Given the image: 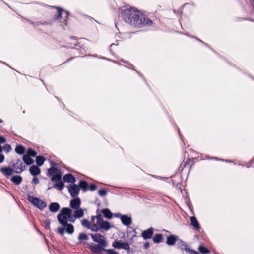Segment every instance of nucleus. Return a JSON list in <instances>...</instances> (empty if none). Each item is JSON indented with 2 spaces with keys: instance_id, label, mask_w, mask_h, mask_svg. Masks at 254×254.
<instances>
[{
  "instance_id": "obj_42",
  "label": "nucleus",
  "mask_w": 254,
  "mask_h": 254,
  "mask_svg": "<svg viewBox=\"0 0 254 254\" xmlns=\"http://www.w3.org/2000/svg\"><path fill=\"white\" fill-rule=\"evenodd\" d=\"M31 23L32 24H33L34 25H40V24H41V25H47V24H49V22H47V21H44L43 22H33L32 21H30Z\"/></svg>"
},
{
  "instance_id": "obj_56",
  "label": "nucleus",
  "mask_w": 254,
  "mask_h": 254,
  "mask_svg": "<svg viewBox=\"0 0 254 254\" xmlns=\"http://www.w3.org/2000/svg\"><path fill=\"white\" fill-rule=\"evenodd\" d=\"M96 218V217L95 216H92L91 217V220L90 221V223H93V222L94 221V220Z\"/></svg>"
},
{
  "instance_id": "obj_54",
  "label": "nucleus",
  "mask_w": 254,
  "mask_h": 254,
  "mask_svg": "<svg viewBox=\"0 0 254 254\" xmlns=\"http://www.w3.org/2000/svg\"><path fill=\"white\" fill-rule=\"evenodd\" d=\"M150 246V244L149 242H145L144 244V247L145 248V249H147Z\"/></svg>"
},
{
  "instance_id": "obj_9",
  "label": "nucleus",
  "mask_w": 254,
  "mask_h": 254,
  "mask_svg": "<svg viewBox=\"0 0 254 254\" xmlns=\"http://www.w3.org/2000/svg\"><path fill=\"white\" fill-rule=\"evenodd\" d=\"M73 45L74 47H72V45H70L69 46V47L78 51V53L79 54H84L86 52L85 48L83 47V45L81 43V42H75L73 43Z\"/></svg>"
},
{
  "instance_id": "obj_51",
  "label": "nucleus",
  "mask_w": 254,
  "mask_h": 254,
  "mask_svg": "<svg viewBox=\"0 0 254 254\" xmlns=\"http://www.w3.org/2000/svg\"><path fill=\"white\" fill-rule=\"evenodd\" d=\"M218 160L219 161H225L226 162H229V163H233L234 164H235V163L232 160H225V159H219L218 158Z\"/></svg>"
},
{
  "instance_id": "obj_58",
  "label": "nucleus",
  "mask_w": 254,
  "mask_h": 254,
  "mask_svg": "<svg viewBox=\"0 0 254 254\" xmlns=\"http://www.w3.org/2000/svg\"><path fill=\"white\" fill-rule=\"evenodd\" d=\"M134 70L135 71V72H136V73H137L139 76H142V74L140 72H139V71H137V70Z\"/></svg>"
},
{
  "instance_id": "obj_60",
  "label": "nucleus",
  "mask_w": 254,
  "mask_h": 254,
  "mask_svg": "<svg viewBox=\"0 0 254 254\" xmlns=\"http://www.w3.org/2000/svg\"><path fill=\"white\" fill-rule=\"evenodd\" d=\"M114 45H116V44H115V43H112V44H111L110 47H112L113 46H114Z\"/></svg>"
},
{
  "instance_id": "obj_5",
  "label": "nucleus",
  "mask_w": 254,
  "mask_h": 254,
  "mask_svg": "<svg viewBox=\"0 0 254 254\" xmlns=\"http://www.w3.org/2000/svg\"><path fill=\"white\" fill-rule=\"evenodd\" d=\"M27 199L28 201L40 210H43L46 207V203L40 198L27 194Z\"/></svg>"
},
{
  "instance_id": "obj_15",
  "label": "nucleus",
  "mask_w": 254,
  "mask_h": 254,
  "mask_svg": "<svg viewBox=\"0 0 254 254\" xmlns=\"http://www.w3.org/2000/svg\"><path fill=\"white\" fill-rule=\"evenodd\" d=\"M191 225L196 230H199L201 229L200 224L195 216L190 217Z\"/></svg>"
},
{
  "instance_id": "obj_27",
  "label": "nucleus",
  "mask_w": 254,
  "mask_h": 254,
  "mask_svg": "<svg viewBox=\"0 0 254 254\" xmlns=\"http://www.w3.org/2000/svg\"><path fill=\"white\" fill-rule=\"evenodd\" d=\"M45 161V158L44 157L40 155L36 156V162L38 166H42L44 164Z\"/></svg>"
},
{
  "instance_id": "obj_53",
  "label": "nucleus",
  "mask_w": 254,
  "mask_h": 254,
  "mask_svg": "<svg viewBox=\"0 0 254 254\" xmlns=\"http://www.w3.org/2000/svg\"><path fill=\"white\" fill-rule=\"evenodd\" d=\"M193 38H194L195 39H196L198 41H199L200 42L202 43H203L205 45H206V46H208V45L204 42H203L202 40H201L200 39L198 38H196V37H192Z\"/></svg>"
},
{
  "instance_id": "obj_31",
  "label": "nucleus",
  "mask_w": 254,
  "mask_h": 254,
  "mask_svg": "<svg viewBox=\"0 0 254 254\" xmlns=\"http://www.w3.org/2000/svg\"><path fill=\"white\" fill-rule=\"evenodd\" d=\"M90 229L93 232H97L100 230L99 227L98 225L95 223H90L89 228H88Z\"/></svg>"
},
{
  "instance_id": "obj_59",
  "label": "nucleus",
  "mask_w": 254,
  "mask_h": 254,
  "mask_svg": "<svg viewBox=\"0 0 254 254\" xmlns=\"http://www.w3.org/2000/svg\"><path fill=\"white\" fill-rule=\"evenodd\" d=\"M3 151V148L0 145V153H1Z\"/></svg>"
},
{
  "instance_id": "obj_64",
  "label": "nucleus",
  "mask_w": 254,
  "mask_h": 254,
  "mask_svg": "<svg viewBox=\"0 0 254 254\" xmlns=\"http://www.w3.org/2000/svg\"><path fill=\"white\" fill-rule=\"evenodd\" d=\"M131 229H132L134 232H135V230L133 229L132 228H130Z\"/></svg>"
},
{
  "instance_id": "obj_40",
  "label": "nucleus",
  "mask_w": 254,
  "mask_h": 254,
  "mask_svg": "<svg viewBox=\"0 0 254 254\" xmlns=\"http://www.w3.org/2000/svg\"><path fill=\"white\" fill-rule=\"evenodd\" d=\"M185 251L186 252L189 253L190 254H199V253L197 251L191 250L188 248H185Z\"/></svg>"
},
{
  "instance_id": "obj_4",
  "label": "nucleus",
  "mask_w": 254,
  "mask_h": 254,
  "mask_svg": "<svg viewBox=\"0 0 254 254\" xmlns=\"http://www.w3.org/2000/svg\"><path fill=\"white\" fill-rule=\"evenodd\" d=\"M57 15L54 16V19L58 20L61 23L60 25L64 28L67 25L69 13L60 7H57Z\"/></svg>"
},
{
  "instance_id": "obj_57",
  "label": "nucleus",
  "mask_w": 254,
  "mask_h": 254,
  "mask_svg": "<svg viewBox=\"0 0 254 254\" xmlns=\"http://www.w3.org/2000/svg\"><path fill=\"white\" fill-rule=\"evenodd\" d=\"M207 158L209 159H213V160H218V158L217 157H212L210 158L208 156H207Z\"/></svg>"
},
{
  "instance_id": "obj_33",
  "label": "nucleus",
  "mask_w": 254,
  "mask_h": 254,
  "mask_svg": "<svg viewBox=\"0 0 254 254\" xmlns=\"http://www.w3.org/2000/svg\"><path fill=\"white\" fill-rule=\"evenodd\" d=\"M62 175L60 174V172L55 174L54 175L52 176L51 180L52 182H55L56 181L61 179Z\"/></svg>"
},
{
  "instance_id": "obj_6",
  "label": "nucleus",
  "mask_w": 254,
  "mask_h": 254,
  "mask_svg": "<svg viewBox=\"0 0 254 254\" xmlns=\"http://www.w3.org/2000/svg\"><path fill=\"white\" fill-rule=\"evenodd\" d=\"M15 173L20 174L22 173L25 169V165L23 164L20 159H17L16 163L12 165Z\"/></svg>"
},
{
  "instance_id": "obj_30",
  "label": "nucleus",
  "mask_w": 254,
  "mask_h": 254,
  "mask_svg": "<svg viewBox=\"0 0 254 254\" xmlns=\"http://www.w3.org/2000/svg\"><path fill=\"white\" fill-rule=\"evenodd\" d=\"M59 172H60V171L58 169H57V168L53 167H51V168H50L49 169H48V174L49 176H51L52 175H54L55 174Z\"/></svg>"
},
{
  "instance_id": "obj_2",
  "label": "nucleus",
  "mask_w": 254,
  "mask_h": 254,
  "mask_svg": "<svg viewBox=\"0 0 254 254\" xmlns=\"http://www.w3.org/2000/svg\"><path fill=\"white\" fill-rule=\"evenodd\" d=\"M72 213V210L68 207H64L61 209L60 213L58 214L57 218L58 222L63 227L57 228L58 233L61 236H63L64 232L69 234H72L74 232V228L72 224L68 223V218Z\"/></svg>"
},
{
  "instance_id": "obj_45",
  "label": "nucleus",
  "mask_w": 254,
  "mask_h": 254,
  "mask_svg": "<svg viewBox=\"0 0 254 254\" xmlns=\"http://www.w3.org/2000/svg\"><path fill=\"white\" fill-rule=\"evenodd\" d=\"M188 165H189V163L188 162H185L184 163V164H181V165L180 166V168L181 169V170H182L183 169H184L185 168H186Z\"/></svg>"
},
{
  "instance_id": "obj_63",
  "label": "nucleus",
  "mask_w": 254,
  "mask_h": 254,
  "mask_svg": "<svg viewBox=\"0 0 254 254\" xmlns=\"http://www.w3.org/2000/svg\"><path fill=\"white\" fill-rule=\"evenodd\" d=\"M110 52L111 53H112V50H111V49H110Z\"/></svg>"
},
{
  "instance_id": "obj_21",
  "label": "nucleus",
  "mask_w": 254,
  "mask_h": 254,
  "mask_svg": "<svg viewBox=\"0 0 254 254\" xmlns=\"http://www.w3.org/2000/svg\"><path fill=\"white\" fill-rule=\"evenodd\" d=\"M84 211L81 208L76 209L74 211L73 215L74 217H76L77 219H79L82 218L84 216Z\"/></svg>"
},
{
  "instance_id": "obj_3",
  "label": "nucleus",
  "mask_w": 254,
  "mask_h": 254,
  "mask_svg": "<svg viewBox=\"0 0 254 254\" xmlns=\"http://www.w3.org/2000/svg\"><path fill=\"white\" fill-rule=\"evenodd\" d=\"M92 240L98 244H92L89 247L90 250L94 253L100 254L108 245L104 236L99 233L90 234Z\"/></svg>"
},
{
  "instance_id": "obj_24",
  "label": "nucleus",
  "mask_w": 254,
  "mask_h": 254,
  "mask_svg": "<svg viewBox=\"0 0 254 254\" xmlns=\"http://www.w3.org/2000/svg\"><path fill=\"white\" fill-rule=\"evenodd\" d=\"M22 159L24 161V162L27 165H30L32 164L34 162V161L32 159L30 158L28 155H26L25 154L23 155Z\"/></svg>"
},
{
  "instance_id": "obj_44",
  "label": "nucleus",
  "mask_w": 254,
  "mask_h": 254,
  "mask_svg": "<svg viewBox=\"0 0 254 254\" xmlns=\"http://www.w3.org/2000/svg\"><path fill=\"white\" fill-rule=\"evenodd\" d=\"M88 187L91 191H94L97 189V186L93 184L89 185Z\"/></svg>"
},
{
  "instance_id": "obj_18",
  "label": "nucleus",
  "mask_w": 254,
  "mask_h": 254,
  "mask_svg": "<svg viewBox=\"0 0 254 254\" xmlns=\"http://www.w3.org/2000/svg\"><path fill=\"white\" fill-rule=\"evenodd\" d=\"M60 206L57 202H52L50 203L49 206V209L50 212L55 213L58 211L60 209Z\"/></svg>"
},
{
  "instance_id": "obj_32",
  "label": "nucleus",
  "mask_w": 254,
  "mask_h": 254,
  "mask_svg": "<svg viewBox=\"0 0 254 254\" xmlns=\"http://www.w3.org/2000/svg\"><path fill=\"white\" fill-rule=\"evenodd\" d=\"M28 155L29 157H36L37 152L33 149L29 148L27 151V153L25 154Z\"/></svg>"
},
{
  "instance_id": "obj_20",
  "label": "nucleus",
  "mask_w": 254,
  "mask_h": 254,
  "mask_svg": "<svg viewBox=\"0 0 254 254\" xmlns=\"http://www.w3.org/2000/svg\"><path fill=\"white\" fill-rule=\"evenodd\" d=\"M10 181L15 185H18L22 182V178L19 175H14L11 178Z\"/></svg>"
},
{
  "instance_id": "obj_62",
  "label": "nucleus",
  "mask_w": 254,
  "mask_h": 254,
  "mask_svg": "<svg viewBox=\"0 0 254 254\" xmlns=\"http://www.w3.org/2000/svg\"><path fill=\"white\" fill-rule=\"evenodd\" d=\"M3 122V121L0 119V123H2Z\"/></svg>"
},
{
  "instance_id": "obj_25",
  "label": "nucleus",
  "mask_w": 254,
  "mask_h": 254,
  "mask_svg": "<svg viewBox=\"0 0 254 254\" xmlns=\"http://www.w3.org/2000/svg\"><path fill=\"white\" fill-rule=\"evenodd\" d=\"M89 185L85 181H80L78 187L81 188L84 191H86L88 188Z\"/></svg>"
},
{
  "instance_id": "obj_11",
  "label": "nucleus",
  "mask_w": 254,
  "mask_h": 254,
  "mask_svg": "<svg viewBox=\"0 0 254 254\" xmlns=\"http://www.w3.org/2000/svg\"><path fill=\"white\" fill-rule=\"evenodd\" d=\"M153 228L150 227L147 230H144L141 233V236L143 239L147 240L150 239L153 235Z\"/></svg>"
},
{
  "instance_id": "obj_47",
  "label": "nucleus",
  "mask_w": 254,
  "mask_h": 254,
  "mask_svg": "<svg viewBox=\"0 0 254 254\" xmlns=\"http://www.w3.org/2000/svg\"><path fill=\"white\" fill-rule=\"evenodd\" d=\"M6 139L2 136L0 135V143H4L6 142Z\"/></svg>"
},
{
  "instance_id": "obj_17",
  "label": "nucleus",
  "mask_w": 254,
  "mask_h": 254,
  "mask_svg": "<svg viewBox=\"0 0 254 254\" xmlns=\"http://www.w3.org/2000/svg\"><path fill=\"white\" fill-rule=\"evenodd\" d=\"M63 180L64 182L71 183H72V184L76 181V179L74 176L70 173L64 175L63 177Z\"/></svg>"
},
{
  "instance_id": "obj_16",
  "label": "nucleus",
  "mask_w": 254,
  "mask_h": 254,
  "mask_svg": "<svg viewBox=\"0 0 254 254\" xmlns=\"http://www.w3.org/2000/svg\"><path fill=\"white\" fill-rule=\"evenodd\" d=\"M121 220L122 223L126 226L130 225L132 222L131 217L127 215H123L121 218Z\"/></svg>"
},
{
  "instance_id": "obj_55",
  "label": "nucleus",
  "mask_w": 254,
  "mask_h": 254,
  "mask_svg": "<svg viewBox=\"0 0 254 254\" xmlns=\"http://www.w3.org/2000/svg\"><path fill=\"white\" fill-rule=\"evenodd\" d=\"M100 58H102V59H103L107 60H108V61H112V62H114V63H116V62H116V61H114V60H111V59H108V58H106V57H100Z\"/></svg>"
},
{
  "instance_id": "obj_36",
  "label": "nucleus",
  "mask_w": 254,
  "mask_h": 254,
  "mask_svg": "<svg viewBox=\"0 0 254 254\" xmlns=\"http://www.w3.org/2000/svg\"><path fill=\"white\" fill-rule=\"evenodd\" d=\"M122 61L126 64V65H124L125 67L128 68L129 69H132L134 70L133 65L132 64H130V63H129L128 61H125L123 60H122Z\"/></svg>"
},
{
  "instance_id": "obj_37",
  "label": "nucleus",
  "mask_w": 254,
  "mask_h": 254,
  "mask_svg": "<svg viewBox=\"0 0 254 254\" xmlns=\"http://www.w3.org/2000/svg\"><path fill=\"white\" fill-rule=\"evenodd\" d=\"M2 148L6 153L9 152L12 149L11 146L8 144H4Z\"/></svg>"
},
{
  "instance_id": "obj_26",
  "label": "nucleus",
  "mask_w": 254,
  "mask_h": 254,
  "mask_svg": "<svg viewBox=\"0 0 254 254\" xmlns=\"http://www.w3.org/2000/svg\"><path fill=\"white\" fill-rule=\"evenodd\" d=\"M54 187L58 188L59 190H62L64 187V183L62 179L55 181Z\"/></svg>"
},
{
  "instance_id": "obj_49",
  "label": "nucleus",
  "mask_w": 254,
  "mask_h": 254,
  "mask_svg": "<svg viewBox=\"0 0 254 254\" xmlns=\"http://www.w3.org/2000/svg\"><path fill=\"white\" fill-rule=\"evenodd\" d=\"M32 182L35 184H37L39 183V179L37 177H34L32 179Z\"/></svg>"
},
{
  "instance_id": "obj_46",
  "label": "nucleus",
  "mask_w": 254,
  "mask_h": 254,
  "mask_svg": "<svg viewBox=\"0 0 254 254\" xmlns=\"http://www.w3.org/2000/svg\"><path fill=\"white\" fill-rule=\"evenodd\" d=\"M179 242L180 243H181L182 244L180 245V248L182 249V250H185V248H187V246L185 244H184L183 241L181 240H179Z\"/></svg>"
},
{
  "instance_id": "obj_14",
  "label": "nucleus",
  "mask_w": 254,
  "mask_h": 254,
  "mask_svg": "<svg viewBox=\"0 0 254 254\" xmlns=\"http://www.w3.org/2000/svg\"><path fill=\"white\" fill-rule=\"evenodd\" d=\"M178 236L175 235H171L167 237L166 244L169 246L174 245L176 242L178 240Z\"/></svg>"
},
{
  "instance_id": "obj_23",
  "label": "nucleus",
  "mask_w": 254,
  "mask_h": 254,
  "mask_svg": "<svg viewBox=\"0 0 254 254\" xmlns=\"http://www.w3.org/2000/svg\"><path fill=\"white\" fill-rule=\"evenodd\" d=\"M15 151L17 154L23 155L25 152L26 149L21 145H17L15 149Z\"/></svg>"
},
{
  "instance_id": "obj_38",
  "label": "nucleus",
  "mask_w": 254,
  "mask_h": 254,
  "mask_svg": "<svg viewBox=\"0 0 254 254\" xmlns=\"http://www.w3.org/2000/svg\"><path fill=\"white\" fill-rule=\"evenodd\" d=\"M98 194L101 196H105L107 194V191L105 189H100L98 190Z\"/></svg>"
},
{
  "instance_id": "obj_1",
  "label": "nucleus",
  "mask_w": 254,
  "mask_h": 254,
  "mask_svg": "<svg viewBox=\"0 0 254 254\" xmlns=\"http://www.w3.org/2000/svg\"><path fill=\"white\" fill-rule=\"evenodd\" d=\"M121 16L126 23L134 27L150 26L152 24V20L135 8L123 10Z\"/></svg>"
},
{
  "instance_id": "obj_48",
  "label": "nucleus",
  "mask_w": 254,
  "mask_h": 254,
  "mask_svg": "<svg viewBox=\"0 0 254 254\" xmlns=\"http://www.w3.org/2000/svg\"><path fill=\"white\" fill-rule=\"evenodd\" d=\"M45 223L46 224L45 228H47V229H48V228L49 229L50 228V220H46L45 221Z\"/></svg>"
},
{
  "instance_id": "obj_43",
  "label": "nucleus",
  "mask_w": 254,
  "mask_h": 254,
  "mask_svg": "<svg viewBox=\"0 0 254 254\" xmlns=\"http://www.w3.org/2000/svg\"><path fill=\"white\" fill-rule=\"evenodd\" d=\"M96 218L97 219V224H99V222H101L102 220H103V218L101 215H97L95 216Z\"/></svg>"
},
{
  "instance_id": "obj_50",
  "label": "nucleus",
  "mask_w": 254,
  "mask_h": 254,
  "mask_svg": "<svg viewBox=\"0 0 254 254\" xmlns=\"http://www.w3.org/2000/svg\"><path fill=\"white\" fill-rule=\"evenodd\" d=\"M4 156L1 153H0V163L3 162L4 160Z\"/></svg>"
},
{
  "instance_id": "obj_13",
  "label": "nucleus",
  "mask_w": 254,
  "mask_h": 254,
  "mask_svg": "<svg viewBox=\"0 0 254 254\" xmlns=\"http://www.w3.org/2000/svg\"><path fill=\"white\" fill-rule=\"evenodd\" d=\"M1 172L7 177L11 176L14 171L13 169L10 168L9 167H3L0 168Z\"/></svg>"
},
{
  "instance_id": "obj_7",
  "label": "nucleus",
  "mask_w": 254,
  "mask_h": 254,
  "mask_svg": "<svg viewBox=\"0 0 254 254\" xmlns=\"http://www.w3.org/2000/svg\"><path fill=\"white\" fill-rule=\"evenodd\" d=\"M112 246L117 249H123L125 250H128L130 246L128 243L122 242L120 241H115L112 243Z\"/></svg>"
},
{
  "instance_id": "obj_35",
  "label": "nucleus",
  "mask_w": 254,
  "mask_h": 254,
  "mask_svg": "<svg viewBox=\"0 0 254 254\" xmlns=\"http://www.w3.org/2000/svg\"><path fill=\"white\" fill-rule=\"evenodd\" d=\"M81 224L83 227L88 229L89 228L90 223L88 220L84 219L81 221Z\"/></svg>"
},
{
  "instance_id": "obj_12",
  "label": "nucleus",
  "mask_w": 254,
  "mask_h": 254,
  "mask_svg": "<svg viewBox=\"0 0 254 254\" xmlns=\"http://www.w3.org/2000/svg\"><path fill=\"white\" fill-rule=\"evenodd\" d=\"M97 225L99 227L100 229H103L105 231L109 230L112 227L111 224L108 221L104 220L99 222Z\"/></svg>"
},
{
  "instance_id": "obj_19",
  "label": "nucleus",
  "mask_w": 254,
  "mask_h": 254,
  "mask_svg": "<svg viewBox=\"0 0 254 254\" xmlns=\"http://www.w3.org/2000/svg\"><path fill=\"white\" fill-rule=\"evenodd\" d=\"M29 171L30 174L34 176H36L40 173V169L38 166L35 165L31 166L29 168Z\"/></svg>"
},
{
  "instance_id": "obj_22",
  "label": "nucleus",
  "mask_w": 254,
  "mask_h": 254,
  "mask_svg": "<svg viewBox=\"0 0 254 254\" xmlns=\"http://www.w3.org/2000/svg\"><path fill=\"white\" fill-rule=\"evenodd\" d=\"M101 212L105 218L107 219H111L112 218L113 214L109 209H103L102 210Z\"/></svg>"
},
{
  "instance_id": "obj_10",
  "label": "nucleus",
  "mask_w": 254,
  "mask_h": 254,
  "mask_svg": "<svg viewBox=\"0 0 254 254\" xmlns=\"http://www.w3.org/2000/svg\"><path fill=\"white\" fill-rule=\"evenodd\" d=\"M81 200L79 197H75L70 201V207L74 209L80 208Z\"/></svg>"
},
{
  "instance_id": "obj_39",
  "label": "nucleus",
  "mask_w": 254,
  "mask_h": 254,
  "mask_svg": "<svg viewBox=\"0 0 254 254\" xmlns=\"http://www.w3.org/2000/svg\"><path fill=\"white\" fill-rule=\"evenodd\" d=\"M103 251L106 252L108 254H119L117 252L115 251L114 249H105L103 250Z\"/></svg>"
},
{
  "instance_id": "obj_61",
  "label": "nucleus",
  "mask_w": 254,
  "mask_h": 254,
  "mask_svg": "<svg viewBox=\"0 0 254 254\" xmlns=\"http://www.w3.org/2000/svg\"><path fill=\"white\" fill-rule=\"evenodd\" d=\"M88 56H93V57H97V55H96V54L93 55H90V54H89V55H88Z\"/></svg>"
},
{
  "instance_id": "obj_29",
  "label": "nucleus",
  "mask_w": 254,
  "mask_h": 254,
  "mask_svg": "<svg viewBox=\"0 0 254 254\" xmlns=\"http://www.w3.org/2000/svg\"><path fill=\"white\" fill-rule=\"evenodd\" d=\"M198 250L203 254H209L210 253V251L207 248L202 245L199 246Z\"/></svg>"
},
{
  "instance_id": "obj_41",
  "label": "nucleus",
  "mask_w": 254,
  "mask_h": 254,
  "mask_svg": "<svg viewBox=\"0 0 254 254\" xmlns=\"http://www.w3.org/2000/svg\"><path fill=\"white\" fill-rule=\"evenodd\" d=\"M76 219L77 218L74 217L73 215H72V213H70V215L68 218V222L69 221L70 223H74Z\"/></svg>"
},
{
  "instance_id": "obj_52",
  "label": "nucleus",
  "mask_w": 254,
  "mask_h": 254,
  "mask_svg": "<svg viewBox=\"0 0 254 254\" xmlns=\"http://www.w3.org/2000/svg\"><path fill=\"white\" fill-rule=\"evenodd\" d=\"M123 215H122L120 213H116L114 214L115 217H116L117 218H120V219H121V218H122V216H123Z\"/></svg>"
},
{
  "instance_id": "obj_34",
  "label": "nucleus",
  "mask_w": 254,
  "mask_h": 254,
  "mask_svg": "<svg viewBox=\"0 0 254 254\" xmlns=\"http://www.w3.org/2000/svg\"><path fill=\"white\" fill-rule=\"evenodd\" d=\"M88 239V236L83 233H81L78 236V240L80 241L85 240L87 241Z\"/></svg>"
},
{
  "instance_id": "obj_28",
  "label": "nucleus",
  "mask_w": 254,
  "mask_h": 254,
  "mask_svg": "<svg viewBox=\"0 0 254 254\" xmlns=\"http://www.w3.org/2000/svg\"><path fill=\"white\" fill-rule=\"evenodd\" d=\"M162 235L161 234H156L153 238V241L154 243H159L162 242Z\"/></svg>"
},
{
  "instance_id": "obj_8",
  "label": "nucleus",
  "mask_w": 254,
  "mask_h": 254,
  "mask_svg": "<svg viewBox=\"0 0 254 254\" xmlns=\"http://www.w3.org/2000/svg\"><path fill=\"white\" fill-rule=\"evenodd\" d=\"M79 191V187L75 184H71L68 187V191L72 197H76L78 195Z\"/></svg>"
}]
</instances>
